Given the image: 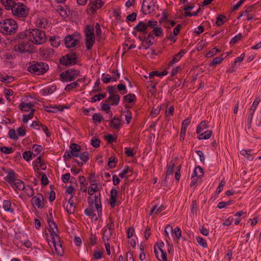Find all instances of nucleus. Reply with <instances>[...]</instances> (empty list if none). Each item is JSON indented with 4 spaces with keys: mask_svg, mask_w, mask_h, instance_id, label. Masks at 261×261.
Wrapping results in <instances>:
<instances>
[{
    "mask_svg": "<svg viewBox=\"0 0 261 261\" xmlns=\"http://www.w3.org/2000/svg\"><path fill=\"white\" fill-rule=\"evenodd\" d=\"M19 37L21 39L25 37L31 42L38 45L43 44L46 40L45 32L38 29L27 31L25 34L20 33L19 35Z\"/></svg>",
    "mask_w": 261,
    "mask_h": 261,
    "instance_id": "obj_1",
    "label": "nucleus"
},
{
    "mask_svg": "<svg viewBox=\"0 0 261 261\" xmlns=\"http://www.w3.org/2000/svg\"><path fill=\"white\" fill-rule=\"evenodd\" d=\"M18 29L16 22L10 18H6L0 21V32L8 35L14 34Z\"/></svg>",
    "mask_w": 261,
    "mask_h": 261,
    "instance_id": "obj_2",
    "label": "nucleus"
},
{
    "mask_svg": "<svg viewBox=\"0 0 261 261\" xmlns=\"http://www.w3.org/2000/svg\"><path fill=\"white\" fill-rule=\"evenodd\" d=\"M49 69V66L47 63L42 62H35L28 67L27 70L35 75H42L44 74Z\"/></svg>",
    "mask_w": 261,
    "mask_h": 261,
    "instance_id": "obj_3",
    "label": "nucleus"
},
{
    "mask_svg": "<svg viewBox=\"0 0 261 261\" xmlns=\"http://www.w3.org/2000/svg\"><path fill=\"white\" fill-rule=\"evenodd\" d=\"M10 9L13 15L19 18L26 17L29 12L28 8L24 5L21 3H16L15 2L10 8Z\"/></svg>",
    "mask_w": 261,
    "mask_h": 261,
    "instance_id": "obj_4",
    "label": "nucleus"
},
{
    "mask_svg": "<svg viewBox=\"0 0 261 261\" xmlns=\"http://www.w3.org/2000/svg\"><path fill=\"white\" fill-rule=\"evenodd\" d=\"M85 34L86 36V46L87 49L90 50L92 49L95 41L93 27L87 25L85 30Z\"/></svg>",
    "mask_w": 261,
    "mask_h": 261,
    "instance_id": "obj_5",
    "label": "nucleus"
},
{
    "mask_svg": "<svg viewBox=\"0 0 261 261\" xmlns=\"http://www.w3.org/2000/svg\"><path fill=\"white\" fill-rule=\"evenodd\" d=\"M79 70L73 68L68 69L60 74V77L63 82H71L74 80L79 75Z\"/></svg>",
    "mask_w": 261,
    "mask_h": 261,
    "instance_id": "obj_6",
    "label": "nucleus"
},
{
    "mask_svg": "<svg viewBox=\"0 0 261 261\" xmlns=\"http://www.w3.org/2000/svg\"><path fill=\"white\" fill-rule=\"evenodd\" d=\"M60 64L67 67L74 65L77 63V55L73 52L66 54L60 59Z\"/></svg>",
    "mask_w": 261,
    "mask_h": 261,
    "instance_id": "obj_7",
    "label": "nucleus"
},
{
    "mask_svg": "<svg viewBox=\"0 0 261 261\" xmlns=\"http://www.w3.org/2000/svg\"><path fill=\"white\" fill-rule=\"evenodd\" d=\"M27 39L20 42L18 44L15 46V50L20 53H31L33 47V45Z\"/></svg>",
    "mask_w": 261,
    "mask_h": 261,
    "instance_id": "obj_8",
    "label": "nucleus"
},
{
    "mask_svg": "<svg viewBox=\"0 0 261 261\" xmlns=\"http://www.w3.org/2000/svg\"><path fill=\"white\" fill-rule=\"evenodd\" d=\"M156 0H144L142 5L143 12L146 14H150L155 11Z\"/></svg>",
    "mask_w": 261,
    "mask_h": 261,
    "instance_id": "obj_9",
    "label": "nucleus"
},
{
    "mask_svg": "<svg viewBox=\"0 0 261 261\" xmlns=\"http://www.w3.org/2000/svg\"><path fill=\"white\" fill-rule=\"evenodd\" d=\"M79 42V37L74 35H68L64 39L65 45L66 48L75 46Z\"/></svg>",
    "mask_w": 261,
    "mask_h": 261,
    "instance_id": "obj_10",
    "label": "nucleus"
},
{
    "mask_svg": "<svg viewBox=\"0 0 261 261\" xmlns=\"http://www.w3.org/2000/svg\"><path fill=\"white\" fill-rule=\"evenodd\" d=\"M43 200V195L41 193H38L36 196L32 198L31 203L35 208L37 207L38 208L41 209L45 206Z\"/></svg>",
    "mask_w": 261,
    "mask_h": 261,
    "instance_id": "obj_11",
    "label": "nucleus"
},
{
    "mask_svg": "<svg viewBox=\"0 0 261 261\" xmlns=\"http://www.w3.org/2000/svg\"><path fill=\"white\" fill-rule=\"evenodd\" d=\"M104 4L101 0H90L89 4V9L92 13L94 14L98 9L101 8Z\"/></svg>",
    "mask_w": 261,
    "mask_h": 261,
    "instance_id": "obj_12",
    "label": "nucleus"
},
{
    "mask_svg": "<svg viewBox=\"0 0 261 261\" xmlns=\"http://www.w3.org/2000/svg\"><path fill=\"white\" fill-rule=\"evenodd\" d=\"M51 242L55 247L56 253L60 256H62L63 254V248L60 242V240H56L54 237H52Z\"/></svg>",
    "mask_w": 261,
    "mask_h": 261,
    "instance_id": "obj_13",
    "label": "nucleus"
},
{
    "mask_svg": "<svg viewBox=\"0 0 261 261\" xmlns=\"http://www.w3.org/2000/svg\"><path fill=\"white\" fill-rule=\"evenodd\" d=\"M73 197V195L70 196V198L68 200V203L66 207V212L69 214H73L75 211L76 204H75L72 199Z\"/></svg>",
    "mask_w": 261,
    "mask_h": 261,
    "instance_id": "obj_14",
    "label": "nucleus"
},
{
    "mask_svg": "<svg viewBox=\"0 0 261 261\" xmlns=\"http://www.w3.org/2000/svg\"><path fill=\"white\" fill-rule=\"evenodd\" d=\"M7 173V176L5 178V180L10 185H12L15 181L17 179V174L13 170H10Z\"/></svg>",
    "mask_w": 261,
    "mask_h": 261,
    "instance_id": "obj_15",
    "label": "nucleus"
},
{
    "mask_svg": "<svg viewBox=\"0 0 261 261\" xmlns=\"http://www.w3.org/2000/svg\"><path fill=\"white\" fill-rule=\"evenodd\" d=\"M134 30L143 33L144 35L147 34V28L146 22L140 21L134 28Z\"/></svg>",
    "mask_w": 261,
    "mask_h": 261,
    "instance_id": "obj_16",
    "label": "nucleus"
},
{
    "mask_svg": "<svg viewBox=\"0 0 261 261\" xmlns=\"http://www.w3.org/2000/svg\"><path fill=\"white\" fill-rule=\"evenodd\" d=\"M186 52L184 49H181L178 53L175 54L172 60L169 62L168 64L169 66H172L174 64L179 61Z\"/></svg>",
    "mask_w": 261,
    "mask_h": 261,
    "instance_id": "obj_17",
    "label": "nucleus"
},
{
    "mask_svg": "<svg viewBox=\"0 0 261 261\" xmlns=\"http://www.w3.org/2000/svg\"><path fill=\"white\" fill-rule=\"evenodd\" d=\"M94 204L95 208L97 212H100L101 214L102 207L101 204L100 194H95L94 196V200L92 201Z\"/></svg>",
    "mask_w": 261,
    "mask_h": 261,
    "instance_id": "obj_18",
    "label": "nucleus"
},
{
    "mask_svg": "<svg viewBox=\"0 0 261 261\" xmlns=\"http://www.w3.org/2000/svg\"><path fill=\"white\" fill-rule=\"evenodd\" d=\"M120 99V96L117 95H110L106 100V102H109L111 106H117Z\"/></svg>",
    "mask_w": 261,
    "mask_h": 261,
    "instance_id": "obj_19",
    "label": "nucleus"
},
{
    "mask_svg": "<svg viewBox=\"0 0 261 261\" xmlns=\"http://www.w3.org/2000/svg\"><path fill=\"white\" fill-rule=\"evenodd\" d=\"M40 52L44 58L49 59L53 56L55 51L53 48H46L41 50Z\"/></svg>",
    "mask_w": 261,
    "mask_h": 261,
    "instance_id": "obj_20",
    "label": "nucleus"
},
{
    "mask_svg": "<svg viewBox=\"0 0 261 261\" xmlns=\"http://www.w3.org/2000/svg\"><path fill=\"white\" fill-rule=\"evenodd\" d=\"M95 208L93 206V202H92L88 207L85 210L84 213L86 216L94 218V216H96V214H94Z\"/></svg>",
    "mask_w": 261,
    "mask_h": 261,
    "instance_id": "obj_21",
    "label": "nucleus"
},
{
    "mask_svg": "<svg viewBox=\"0 0 261 261\" xmlns=\"http://www.w3.org/2000/svg\"><path fill=\"white\" fill-rule=\"evenodd\" d=\"M111 126L115 129H119L121 125L120 119L115 116L110 120Z\"/></svg>",
    "mask_w": 261,
    "mask_h": 261,
    "instance_id": "obj_22",
    "label": "nucleus"
},
{
    "mask_svg": "<svg viewBox=\"0 0 261 261\" xmlns=\"http://www.w3.org/2000/svg\"><path fill=\"white\" fill-rule=\"evenodd\" d=\"M33 106L34 105L31 102L25 103L23 102H21L20 104L19 105L18 107L19 109L22 111H28L30 110H31Z\"/></svg>",
    "mask_w": 261,
    "mask_h": 261,
    "instance_id": "obj_23",
    "label": "nucleus"
},
{
    "mask_svg": "<svg viewBox=\"0 0 261 261\" xmlns=\"http://www.w3.org/2000/svg\"><path fill=\"white\" fill-rule=\"evenodd\" d=\"M13 188H16L19 190H24L25 186L24 182L19 179H17L12 185H11Z\"/></svg>",
    "mask_w": 261,
    "mask_h": 261,
    "instance_id": "obj_24",
    "label": "nucleus"
},
{
    "mask_svg": "<svg viewBox=\"0 0 261 261\" xmlns=\"http://www.w3.org/2000/svg\"><path fill=\"white\" fill-rule=\"evenodd\" d=\"M208 122L205 120L201 121L200 124L197 126L196 129V133L200 134L204 129L208 128Z\"/></svg>",
    "mask_w": 261,
    "mask_h": 261,
    "instance_id": "obj_25",
    "label": "nucleus"
},
{
    "mask_svg": "<svg viewBox=\"0 0 261 261\" xmlns=\"http://www.w3.org/2000/svg\"><path fill=\"white\" fill-rule=\"evenodd\" d=\"M199 135L198 137L199 140H206L209 139L212 135V130H207L205 132L199 134Z\"/></svg>",
    "mask_w": 261,
    "mask_h": 261,
    "instance_id": "obj_26",
    "label": "nucleus"
},
{
    "mask_svg": "<svg viewBox=\"0 0 261 261\" xmlns=\"http://www.w3.org/2000/svg\"><path fill=\"white\" fill-rule=\"evenodd\" d=\"M3 206L4 210L11 213H14V210L11 207V203L10 201L4 200L3 203Z\"/></svg>",
    "mask_w": 261,
    "mask_h": 261,
    "instance_id": "obj_27",
    "label": "nucleus"
},
{
    "mask_svg": "<svg viewBox=\"0 0 261 261\" xmlns=\"http://www.w3.org/2000/svg\"><path fill=\"white\" fill-rule=\"evenodd\" d=\"M51 45L54 47H58L61 42L60 38L59 37L51 36L49 38Z\"/></svg>",
    "mask_w": 261,
    "mask_h": 261,
    "instance_id": "obj_28",
    "label": "nucleus"
},
{
    "mask_svg": "<svg viewBox=\"0 0 261 261\" xmlns=\"http://www.w3.org/2000/svg\"><path fill=\"white\" fill-rule=\"evenodd\" d=\"M109 222L103 228H108L109 232L113 233L114 230V220L112 217L109 218Z\"/></svg>",
    "mask_w": 261,
    "mask_h": 261,
    "instance_id": "obj_29",
    "label": "nucleus"
},
{
    "mask_svg": "<svg viewBox=\"0 0 261 261\" xmlns=\"http://www.w3.org/2000/svg\"><path fill=\"white\" fill-rule=\"evenodd\" d=\"M112 233L109 232L108 228H103V237L102 239L105 243L109 242L112 236Z\"/></svg>",
    "mask_w": 261,
    "mask_h": 261,
    "instance_id": "obj_30",
    "label": "nucleus"
},
{
    "mask_svg": "<svg viewBox=\"0 0 261 261\" xmlns=\"http://www.w3.org/2000/svg\"><path fill=\"white\" fill-rule=\"evenodd\" d=\"M175 164L173 162H170V166L167 167V171L166 172V176L165 179L164 180L165 182L167 181L168 176L170 175H171L173 173L174 169Z\"/></svg>",
    "mask_w": 261,
    "mask_h": 261,
    "instance_id": "obj_31",
    "label": "nucleus"
},
{
    "mask_svg": "<svg viewBox=\"0 0 261 261\" xmlns=\"http://www.w3.org/2000/svg\"><path fill=\"white\" fill-rule=\"evenodd\" d=\"M136 99V96L134 94L129 93L123 97V99L127 103H130L135 101Z\"/></svg>",
    "mask_w": 261,
    "mask_h": 261,
    "instance_id": "obj_32",
    "label": "nucleus"
},
{
    "mask_svg": "<svg viewBox=\"0 0 261 261\" xmlns=\"http://www.w3.org/2000/svg\"><path fill=\"white\" fill-rule=\"evenodd\" d=\"M151 34H153L155 37H162L164 34L163 29L158 27L154 28L151 31Z\"/></svg>",
    "mask_w": 261,
    "mask_h": 261,
    "instance_id": "obj_33",
    "label": "nucleus"
},
{
    "mask_svg": "<svg viewBox=\"0 0 261 261\" xmlns=\"http://www.w3.org/2000/svg\"><path fill=\"white\" fill-rule=\"evenodd\" d=\"M56 90V86H52L50 87H46L42 90V93L43 95H47L53 93Z\"/></svg>",
    "mask_w": 261,
    "mask_h": 261,
    "instance_id": "obj_34",
    "label": "nucleus"
},
{
    "mask_svg": "<svg viewBox=\"0 0 261 261\" xmlns=\"http://www.w3.org/2000/svg\"><path fill=\"white\" fill-rule=\"evenodd\" d=\"M43 148L41 145H39L37 144H35L32 147V153L34 154V157H35L37 154H38L42 150Z\"/></svg>",
    "mask_w": 261,
    "mask_h": 261,
    "instance_id": "obj_35",
    "label": "nucleus"
},
{
    "mask_svg": "<svg viewBox=\"0 0 261 261\" xmlns=\"http://www.w3.org/2000/svg\"><path fill=\"white\" fill-rule=\"evenodd\" d=\"M80 159L84 163H86L89 159V153L88 152L85 151L81 153H79Z\"/></svg>",
    "mask_w": 261,
    "mask_h": 261,
    "instance_id": "obj_36",
    "label": "nucleus"
},
{
    "mask_svg": "<svg viewBox=\"0 0 261 261\" xmlns=\"http://www.w3.org/2000/svg\"><path fill=\"white\" fill-rule=\"evenodd\" d=\"M100 82L99 79H98L95 82V84L93 87V89L92 92L93 93L101 92L102 91L101 88L100 87Z\"/></svg>",
    "mask_w": 261,
    "mask_h": 261,
    "instance_id": "obj_37",
    "label": "nucleus"
},
{
    "mask_svg": "<svg viewBox=\"0 0 261 261\" xmlns=\"http://www.w3.org/2000/svg\"><path fill=\"white\" fill-rule=\"evenodd\" d=\"M106 93H100L97 95H95L93 96L91 98V102H95L97 101H99L101 99H103L106 97Z\"/></svg>",
    "mask_w": 261,
    "mask_h": 261,
    "instance_id": "obj_38",
    "label": "nucleus"
},
{
    "mask_svg": "<svg viewBox=\"0 0 261 261\" xmlns=\"http://www.w3.org/2000/svg\"><path fill=\"white\" fill-rule=\"evenodd\" d=\"M117 163V159L114 156H111L109 159L108 161V166L109 167L112 169L116 167Z\"/></svg>",
    "mask_w": 261,
    "mask_h": 261,
    "instance_id": "obj_39",
    "label": "nucleus"
},
{
    "mask_svg": "<svg viewBox=\"0 0 261 261\" xmlns=\"http://www.w3.org/2000/svg\"><path fill=\"white\" fill-rule=\"evenodd\" d=\"M24 190V192L27 196L31 197L34 195V189L32 186L28 185L26 187L25 186Z\"/></svg>",
    "mask_w": 261,
    "mask_h": 261,
    "instance_id": "obj_40",
    "label": "nucleus"
},
{
    "mask_svg": "<svg viewBox=\"0 0 261 261\" xmlns=\"http://www.w3.org/2000/svg\"><path fill=\"white\" fill-rule=\"evenodd\" d=\"M80 86V84L76 81L73 82L69 84H68L65 88V90L66 91H69L72 90L75 88H77Z\"/></svg>",
    "mask_w": 261,
    "mask_h": 261,
    "instance_id": "obj_41",
    "label": "nucleus"
},
{
    "mask_svg": "<svg viewBox=\"0 0 261 261\" xmlns=\"http://www.w3.org/2000/svg\"><path fill=\"white\" fill-rule=\"evenodd\" d=\"M0 1L7 10H10V8L14 3V0H0Z\"/></svg>",
    "mask_w": 261,
    "mask_h": 261,
    "instance_id": "obj_42",
    "label": "nucleus"
},
{
    "mask_svg": "<svg viewBox=\"0 0 261 261\" xmlns=\"http://www.w3.org/2000/svg\"><path fill=\"white\" fill-rule=\"evenodd\" d=\"M35 110L31 109L30 113L28 115H23L22 121L24 123H27L29 120L32 119L33 117Z\"/></svg>",
    "mask_w": 261,
    "mask_h": 261,
    "instance_id": "obj_43",
    "label": "nucleus"
},
{
    "mask_svg": "<svg viewBox=\"0 0 261 261\" xmlns=\"http://www.w3.org/2000/svg\"><path fill=\"white\" fill-rule=\"evenodd\" d=\"M165 210V207L161 205L160 206L158 207L156 205L154 206L153 208L151 210V215L153 214L154 213L156 214H158L162 211Z\"/></svg>",
    "mask_w": 261,
    "mask_h": 261,
    "instance_id": "obj_44",
    "label": "nucleus"
},
{
    "mask_svg": "<svg viewBox=\"0 0 261 261\" xmlns=\"http://www.w3.org/2000/svg\"><path fill=\"white\" fill-rule=\"evenodd\" d=\"M224 58L222 57H219L215 58L213 59V60L210 63V65L211 66H215L217 65L220 64L221 62L223 60Z\"/></svg>",
    "mask_w": 261,
    "mask_h": 261,
    "instance_id": "obj_45",
    "label": "nucleus"
},
{
    "mask_svg": "<svg viewBox=\"0 0 261 261\" xmlns=\"http://www.w3.org/2000/svg\"><path fill=\"white\" fill-rule=\"evenodd\" d=\"M33 153L30 151H25L22 154L23 158L27 161H30L32 159Z\"/></svg>",
    "mask_w": 261,
    "mask_h": 261,
    "instance_id": "obj_46",
    "label": "nucleus"
},
{
    "mask_svg": "<svg viewBox=\"0 0 261 261\" xmlns=\"http://www.w3.org/2000/svg\"><path fill=\"white\" fill-rule=\"evenodd\" d=\"M0 150L1 152H3L6 154H10L13 152L14 149L11 147H6L3 146L0 148Z\"/></svg>",
    "mask_w": 261,
    "mask_h": 261,
    "instance_id": "obj_47",
    "label": "nucleus"
},
{
    "mask_svg": "<svg viewBox=\"0 0 261 261\" xmlns=\"http://www.w3.org/2000/svg\"><path fill=\"white\" fill-rule=\"evenodd\" d=\"M196 241L198 243L204 248H206L207 247V244L205 240L200 237H197Z\"/></svg>",
    "mask_w": 261,
    "mask_h": 261,
    "instance_id": "obj_48",
    "label": "nucleus"
},
{
    "mask_svg": "<svg viewBox=\"0 0 261 261\" xmlns=\"http://www.w3.org/2000/svg\"><path fill=\"white\" fill-rule=\"evenodd\" d=\"M92 119L94 123H99L103 119V117L99 113H94L92 116Z\"/></svg>",
    "mask_w": 261,
    "mask_h": 261,
    "instance_id": "obj_49",
    "label": "nucleus"
},
{
    "mask_svg": "<svg viewBox=\"0 0 261 261\" xmlns=\"http://www.w3.org/2000/svg\"><path fill=\"white\" fill-rule=\"evenodd\" d=\"M124 113H125L124 116L126 123L128 124L131 121L132 118V114L128 110L124 111Z\"/></svg>",
    "mask_w": 261,
    "mask_h": 261,
    "instance_id": "obj_50",
    "label": "nucleus"
},
{
    "mask_svg": "<svg viewBox=\"0 0 261 261\" xmlns=\"http://www.w3.org/2000/svg\"><path fill=\"white\" fill-rule=\"evenodd\" d=\"M70 149L73 152L79 153V151L81 149V146L73 143L70 144Z\"/></svg>",
    "mask_w": 261,
    "mask_h": 261,
    "instance_id": "obj_51",
    "label": "nucleus"
},
{
    "mask_svg": "<svg viewBox=\"0 0 261 261\" xmlns=\"http://www.w3.org/2000/svg\"><path fill=\"white\" fill-rule=\"evenodd\" d=\"M226 18L225 16H224V15H223L222 14L219 15L218 16V17H217V20H216V23L217 25L218 26V27H220L222 24H224L225 22L223 20V18Z\"/></svg>",
    "mask_w": 261,
    "mask_h": 261,
    "instance_id": "obj_52",
    "label": "nucleus"
},
{
    "mask_svg": "<svg viewBox=\"0 0 261 261\" xmlns=\"http://www.w3.org/2000/svg\"><path fill=\"white\" fill-rule=\"evenodd\" d=\"M147 83L148 86H150L151 88L150 91L153 93H155L156 91L155 87L156 84H158V82H155L154 83H153V81L149 80V81H147Z\"/></svg>",
    "mask_w": 261,
    "mask_h": 261,
    "instance_id": "obj_53",
    "label": "nucleus"
},
{
    "mask_svg": "<svg viewBox=\"0 0 261 261\" xmlns=\"http://www.w3.org/2000/svg\"><path fill=\"white\" fill-rule=\"evenodd\" d=\"M101 80L104 83L108 84L111 80H112V77L109 74L103 73L102 74Z\"/></svg>",
    "mask_w": 261,
    "mask_h": 261,
    "instance_id": "obj_54",
    "label": "nucleus"
},
{
    "mask_svg": "<svg viewBox=\"0 0 261 261\" xmlns=\"http://www.w3.org/2000/svg\"><path fill=\"white\" fill-rule=\"evenodd\" d=\"M158 22L154 20H149L147 22H146L147 28H150L151 29H154V28L157 27Z\"/></svg>",
    "mask_w": 261,
    "mask_h": 261,
    "instance_id": "obj_55",
    "label": "nucleus"
},
{
    "mask_svg": "<svg viewBox=\"0 0 261 261\" xmlns=\"http://www.w3.org/2000/svg\"><path fill=\"white\" fill-rule=\"evenodd\" d=\"M37 24L39 28H45V25L47 24L46 19L45 18H42L38 20L37 21Z\"/></svg>",
    "mask_w": 261,
    "mask_h": 261,
    "instance_id": "obj_56",
    "label": "nucleus"
},
{
    "mask_svg": "<svg viewBox=\"0 0 261 261\" xmlns=\"http://www.w3.org/2000/svg\"><path fill=\"white\" fill-rule=\"evenodd\" d=\"M129 172H131L132 170L129 168L128 166H125L123 170L119 174V176L121 178L125 177L126 174H127Z\"/></svg>",
    "mask_w": 261,
    "mask_h": 261,
    "instance_id": "obj_57",
    "label": "nucleus"
},
{
    "mask_svg": "<svg viewBox=\"0 0 261 261\" xmlns=\"http://www.w3.org/2000/svg\"><path fill=\"white\" fill-rule=\"evenodd\" d=\"M9 137L13 140H17L18 138V136L17 135L15 130L14 129H11L9 131Z\"/></svg>",
    "mask_w": 261,
    "mask_h": 261,
    "instance_id": "obj_58",
    "label": "nucleus"
},
{
    "mask_svg": "<svg viewBox=\"0 0 261 261\" xmlns=\"http://www.w3.org/2000/svg\"><path fill=\"white\" fill-rule=\"evenodd\" d=\"M173 233L175 234L177 240H179L181 237V230L178 227H176L173 229Z\"/></svg>",
    "mask_w": 261,
    "mask_h": 261,
    "instance_id": "obj_59",
    "label": "nucleus"
},
{
    "mask_svg": "<svg viewBox=\"0 0 261 261\" xmlns=\"http://www.w3.org/2000/svg\"><path fill=\"white\" fill-rule=\"evenodd\" d=\"M190 119L188 118L185 119L182 122L181 129L183 130H187V127L190 123Z\"/></svg>",
    "mask_w": 261,
    "mask_h": 261,
    "instance_id": "obj_60",
    "label": "nucleus"
},
{
    "mask_svg": "<svg viewBox=\"0 0 261 261\" xmlns=\"http://www.w3.org/2000/svg\"><path fill=\"white\" fill-rule=\"evenodd\" d=\"M117 195V191L115 189L113 188L110 192V200H116Z\"/></svg>",
    "mask_w": 261,
    "mask_h": 261,
    "instance_id": "obj_61",
    "label": "nucleus"
},
{
    "mask_svg": "<svg viewBox=\"0 0 261 261\" xmlns=\"http://www.w3.org/2000/svg\"><path fill=\"white\" fill-rule=\"evenodd\" d=\"M242 37V35L241 33L238 34L237 35L235 36L234 37H233L230 41V44H235L238 41L240 40Z\"/></svg>",
    "mask_w": 261,
    "mask_h": 261,
    "instance_id": "obj_62",
    "label": "nucleus"
},
{
    "mask_svg": "<svg viewBox=\"0 0 261 261\" xmlns=\"http://www.w3.org/2000/svg\"><path fill=\"white\" fill-rule=\"evenodd\" d=\"M107 90L110 95H116L117 90L115 86H108L107 87Z\"/></svg>",
    "mask_w": 261,
    "mask_h": 261,
    "instance_id": "obj_63",
    "label": "nucleus"
},
{
    "mask_svg": "<svg viewBox=\"0 0 261 261\" xmlns=\"http://www.w3.org/2000/svg\"><path fill=\"white\" fill-rule=\"evenodd\" d=\"M100 141L99 139L97 138H93L91 140V145L96 148L99 147L100 146Z\"/></svg>",
    "mask_w": 261,
    "mask_h": 261,
    "instance_id": "obj_64",
    "label": "nucleus"
}]
</instances>
